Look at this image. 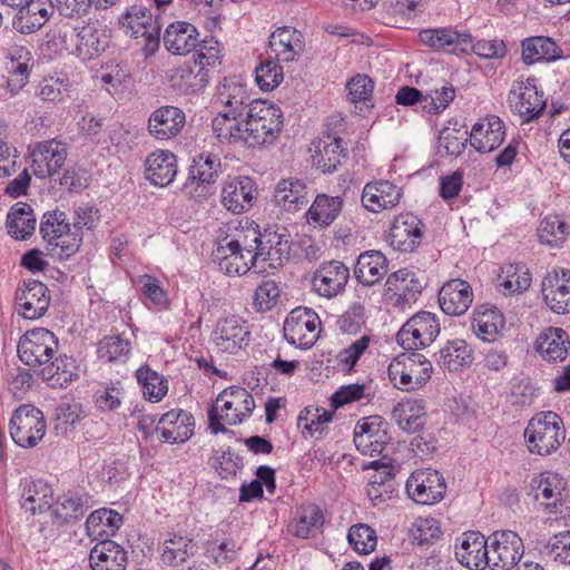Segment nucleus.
I'll use <instances>...</instances> for the list:
<instances>
[{
    "label": "nucleus",
    "mask_w": 570,
    "mask_h": 570,
    "mask_svg": "<svg viewBox=\"0 0 570 570\" xmlns=\"http://www.w3.org/2000/svg\"><path fill=\"white\" fill-rule=\"evenodd\" d=\"M283 126L281 110L266 101L258 100L246 110L242 118L215 117L212 128L223 142L243 144L249 148L273 144Z\"/></svg>",
    "instance_id": "1"
},
{
    "label": "nucleus",
    "mask_w": 570,
    "mask_h": 570,
    "mask_svg": "<svg viewBox=\"0 0 570 570\" xmlns=\"http://www.w3.org/2000/svg\"><path fill=\"white\" fill-rule=\"evenodd\" d=\"M566 435L563 419L552 411L533 415L523 433L529 452L540 456L556 452L564 442Z\"/></svg>",
    "instance_id": "2"
},
{
    "label": "nucleus",
    "mask_w": 570,
    "mask_h": 570,
    "mask_svg": "<svg viewBox=\"0 0 570 570\" xmlns=\"http://www.w3.org/2000/svg\"><path fill=\"white\" fill-rule=\"evenodd\" d=\"M119 26L126 36L137 39L145 58L154 56L159 49L161 23L151 9L141 3L129 7L119 17Z\"/></svg>",
    "instance_id": "3"
},
{
    "label": "nucleus",
    "mask_w": 570,
    "mask_h": 570,
    "mask_svg": "<svg viewBox=\"0 0 570 570\" xmlns=\"http://www.w3.org/2000/svg\"><path fill=\"white\" fill-rule=\"evenodd\" d=\"M12 441L24 449H33L43 439L46 420L42 412L30 404L20 405L9 422Z\"/></svg>",
    "instance_id": "4"
},
{
    "label": "nucleus",
    "mask_w": 570,
    "mask_h": 570,
    "mask_svg": "<svg viewBox=\"0 0 570 570\" xmlns=\"http://www.w3.org/2000/svg\"><path fill=\"white\" fill-rule=\"evenodd\" d=\"M440 334L435 314L421 311L409 318L396 334L399 345L405 351L416 352L431 345Z\"/></svg>",
    "instance_id": "5"
},
{
    "label": "nucleus",
    "mask_w": 570,
    "mask_h": 570,
    "mask_svg": "<svg viewBox=\"0 0 570 570\" xmlns=\"http://www.w3.org/2000/svg\"><path fill=\"white\" fill-rule=\"evenodd\" d=\"M58 348L56 335L43 327L23 334L18 343V356L26 365L37 367L48 364Z\"/></svg>",
    "instance_id": "6"
},
{
    "label": "nucleus",
    "mask_w": 570,
    "mask_h": 570,
    "mask_svg": "<svg viewBox=\"0 0 570 570\" xmlns=\"http://www.w3.org/2000/svg\"><path fill=\"white\" fill-rule=\"evenodd\" d=\"M320 316L308 307H296L287 315L283 333L285 340L295 346L311 348L320 337Z\"/></svg>",
    "instance_id": "7"
},
{
    "label": "nucleus",
    "mask_w": 570,
    "mask_h": 570,
    "mask_svg": "<svg viewBox=\"0 0 570 570\" xmlns=\"http://www.w3.org/2000/svg\"><path fill=\"white\" fill-rule=\"evenodd\" d=\"M212 340L219 352L237 355L248 347L252 332L245 320L229 315L216 322Z\"/></svg>",
    "instance_id": "8"
},
{
    "label": "nucleus",
    "mask_w": 570,
    "mask_h": 570,
    "mask_svg": "<svg viewBox=\"0 0 570 570\" xmlns=\"http://www.w3.org/2000/svg\"><path fill=\"white\" fill-rule=\"evenodd\" d=\"M537 79L528 78L525 81L515 80L508 96L509 105L524 122L540 117L546 110L543 94L537 89Z\"/></svg>",
    "instance_id": "9"
},
{
    "label": "nucleus",
    "mask_w": 570,
    "mask_h": 570,
    "mask_svg": "<svg viewBox=\"0 0 570 570\" xmlns=\"http://www.w3.org/2000/svg\"><path fill=\"white\" fill-rule=\"evenodd\" d=\"M405 490L414 502L432 505L444 498L446 483L443 475L436 470H416L409 476Z\"/></svg>",
    "instance_id": "10"
},
{
    "label": "nucleus",
    "mask_w": 570,
    "mask_h": 570,
    "mask_svg": "<svg viewBox=\"0 0 570 570\" xmlns=\"http://www.w3.org/2000/svg\"><path fill=\"white\" fill-rule=\"evenodd\" d=\"M489 540L492 570H510L521 560L524 546L518 533L511 530L495 531Z\"/></svg>",
    "instance_id": "11"
},
{
    "label": "nucleus",
    "mask_w": 570,
    "mask_h": 570,
    "mask_svg": "<svg viewBox=\"0 0 570 570\" xmlns=\"http://www.w3.org/2000/svg\"><path fill=\"white\" fill-rule=\"evenodd\" d=\"M256 101L237 77L225 78L216 91L215 105L222 107L216 117L226 115L228 118H242Z\"/></svg>",
    "instance_id": "12"
},
{
    "label": "nucleus",
    "mask_w": 570,
    "mask_h": 570,
    "mask_svg": "<svg viewBox=\"0 0 570 570\" xmlns=\"http://www.w3.org/2000/svg\"><path fill=\"white\" fill-rule=\"evenodd\" d=\"M424 225L421 219L412 213L397 215L391 225L389 242L390 245L400 252L412 253L422 243Z\"/></svg>",
    "instance_id": "13"
},
{
    "label": "nucleus",
    "mask_w": 570,
    "mask_h": 570,
    "mask_svg": "<svg viewBox=\"0 0 570 570\" xmlns=\"http://www.w3.org/2000/svg\"><path fill=\"white\" fill-rule=\"evenodd\" d=\"M367 395L368 394H332L330 399L331 410L318 405L306 406L298 415V426H302L304 431H308L311 435H314L316 432L322 434L324 424L333 420L335 411L346 404L357 402Z\"/></svg>",
    "instance_id": "14"
},
{
    "label": "nucleus",
    "mask_w": 570,
    "mask_h": 570,
    "mask_svg": "<svg viewBox=\"0 0 570 570\" xmlns=\"http://www.w3.org/2000/svg\"><path fill=\"white\" fill-rule=\"evenodd\" d=\"M417 38L436 52L461 55L468 53L470 48V33L460 32L452 27L423 29Z\"/></svg>",
    "instance_id": "15"
},
{
    "label": "nucleus",
    "mask_w": 570,
    "mask_h": 570,
    "mask_svg": "<svg viewBox=\"0 0 570 570\" xmlns=\"http://www.w3.org/2000/svg\"><path fill=\"white\" fill-rule=\"evenodd\" d=\"M541 289L543 299L552 312H570V269L553 268L543 277Z\"/></svg>",
    "instance_id": "16"
},
{
    "label": "nucleus",
    "mask_w": 570,
    "mask_h": 570,
    "mask_svg": "<svg viewBox=\"0 0 570 570\" xmlns=\"http://www.w3.org/2000/svg\"><path fill=\"white\" fill-rule=\"evenodd\" d=\"M348 278L350 269L342 262H324L313 274L312 287L320 296L332 298L344 291Z\"/></svg>",
    "instance_id": "17"
},
{
    "label": "nucleus",
    "mask_w": 570,
    "mask_h": 570,
    "mask_svg": "<svg viewBox=\"0 0 570 570\" xmlns=\"http://www.w3.org/2000/svg\"><path fill=\"white\" fill-rule=\"evenodd\" d=\"M48 287L40 281H23L16 292L19 313L27 320H36L45 315L50 305Z\"/></svg>",
    "instance_id": "18"
},
{
    "label": "nucleus",
    "mask_w": 570,
    "mask_h": 570,
    "mask_svg": "<svg viewBox=\"0 0 570 570\" xmlns=\"http://www.w3.org/2000/svg\"><path fill=\"white\" fill-rule=\"evenodd\" d=\"M489 541L479 531L464 532L460 546L455 548L456 560L470 570L490 568Z\"/></svg>",
    "instance_id": "19"
},
{
    "label": "nucleus",
    "mask_w": 570,
    "mask_h": 570,
    "mask_svg": "<svg viewBox=\"0 0 570 570\" xmlns=\"http://www.w3.org/2000/svg\"><path fill=\"white\" fill-rule=\"evenodd\" d=\"M257 187L248 176L226 180L222 190V204L233 214L248 212L255 204Z\"/></svg>",
    "instance_id": "20"
},
{
    "label": "nucleus",
    "mask_w": 570,
    "mask_h": 570,
    "mask_svg": "<svg viewBox=\"0 0 570 570\" xmlns=\"http://www.w3.org/2000/svg\"><path fill=\"white\" fill-rule=\"evenodd\" d=\"M262 261L268 262L269 267L276 268L289 259L291 235L283 226H268L258 238Z\"/></svg>",
    "instance_id": "21"
},
{
    "label": "nucleus",
    "mask_w": 570,
    "mask_h": 570,
    "mask_svg": "<svg viewBox=\"0 0 570 570\" xmlns=\"http://www.w3.org/2000/svg\"><path fill=\"white\" fill-rule=\"evenodd\" d=\"M195 419L184 410H171L158 420L156 433L161 434V441L175 444L184 443L194 435Z\"/></svg>",
    "instance_id": "22"
},
{
    "label": "nucleus",
    "mask_w": 570,
    "mask_h": 570,
    "mask_svg": "<svg viewBox=\"0 0 570 570\" xmlns=\"http://www.w3.org/2000/svg\"><path fill=\"white\" fill-rule=\"evenodd\" d=\"M66 145L58 140L39 142L32 151L33 174L39 178H46L57 173L67 158Z\"/></svg>",
    "instance_id": "23"
},
{
    "label": "nucleus",
    "mask_w": 570,
    "mask_h": 570,
    "mask_svg": "<svg viewBox=\"0 0 570 570\" xmlns=\"http://www.w3.org/2000/svg\"><path fill=\"white\" fill-rule=\"evenodd\" d=\"M186 122L184 111L175 106H161L154 110L148 118V132L157 140H168L176 137Z\"/></svg>",
    "instance_id": "24"
},
{
    "label": "nucleus",
    "mask_w": 570,
    "mask_h": 570,
    "mask_svg": "<svg viewBox=\"0 0 570 570\" xmlns=\"http://www.w3.org/2000/svg\"><path fill=\"white\" fill-rule=\"evenodd\" d=\"M383 419L379 415L365 417L356 423L354 443L364 454H381L385 448L387 435L381 430Z\"/></svg>",
    "instance_id": "25"
},
{
    "label": "nucleus",
    "mask_w": 570,
    "mask_h": 570,
    "mask_svg": "<svg viewBox=\"0 0 570 570\" xmlns=\"http://www.w3.org/2000/svg\"><path fill=\"white\" fill-rule=\"evenodd\" d=\"M220 159L214 154H199L189 169V184H196L195 197L206 198L212 194V185L218 177Z\"/></svg>",
    "instance_id": "26"
},
{
    "label": "nucleus",
    "mask_w": 570,
    "mask_h": 570,
    "mask_svg": "<svg viewBox=\"0 0 570 570\" xmlns=\"http://www.w3.org/2000/svg\"><path fill=\"white\" fill-rule=\"evenodd\" d=\"M89 508L88 494L76 491L65 492L51 505L53 523L58 527L75 524L83 518Z\"/></svg>",
    "instance_id": "27"
},
{
    "label": "nucleus",
    "mask_w": 570,
    "mask_h": 570,
    "mask_svg": "<svg viewBox=\"0 0 570 570\" xmlns=\"http://www.w3.org/2000/svg\"><path fill=\"white\" fill-rule=\"evenodd\" d=\"M503 121L491 116L475 122L470 131V145L479 153H491L504 140Z\"/></svg>",
    "instance_id": "28"
},
{
    "label": "nucleus",
    "mask_w": 570,
    "mask_h": 570,
    "mask_svg": "<svg viewBox=\"0 0 570 570\" xmlns=\"http://www.w3.org/2000/svg\"><path fill=\"white\" fill-rule=\"evenodd\" d=\"M473 301V292L470 284L463 279H451L439 291V304L441 309L453 316L464 314Z\"/></svg>",
    "instance_id": "29"
},
{
    "label": "nucleus",
    "mask_w": 570,
    "mask_h": 570,
    "mask_svg": "<svg viewBox=\"0 0 570 570\" xmlns=\"http://www.w3.org/2000/svg\"><path fill=\"white\" fill-rule=\"evenodd\" d=\"M92 570H126L128 551L116 541H97L89 553Z\"/></svg>",
    "instance_id": "30"
},
{
    "label": "nucleus",
    "mask_w": 570,
    "mask_h": 570,
    "mask_svg": "<svg viewBox=\"0 0 570 570\" xmlns=\"http://www.w3.org/2000/svg\"><path fill=\"white\" fill-rule=\"evenodd\" d=\"M21 507L32 515L42 513L52 505V488L43 480L23 479L20 482Z\"/></svg>",
    "instance_id": "31"
},
{
    "label": "nucleus",
    "mask_w": 570,
    "mask_h": 570,
    "mask_svg": "<svg viewBox=\"0 0 570 570\" xmlns=\"http://www.w3.org/2000/svg\"><path fill=\"white\" fill-rule=\"evenodd\" d=\"M124 523V517L116 510L100 508L86 520L87 534L96 541L110 540Z\"/></svg>",
    "instance_id": "32"
},
{
    "label": "nucleus",
    "mask_w": 570,
    "mask_h": 570,
    "mask_svg": "<svg viewBox=\"0 0 570 570\" xmlns=\"http://www.w3.org/2000/svg\"><path fill=\"white\" fill-rule=\"evenodd\" d=\"M40 234L48 243L47 249L51 256H57L60 247L56 243L60 240L71 239V224L67 219V215L60 210L47 212L40 223Z\"/></svg>",
    "instance_id": "33"
},
{
    "label": "nucleus",
    "mask_w": 570,
    "mask_h": 570,
    "mask_svg": "<svg viewBox=\"0 0 570 570\" xmlns=\"http://www.w3.org/2000/svg\"><path fill=\"white\" fill-rule=\"evenodd\" d=\"M76 55L82 60L99 57L109 47V37L105 29L88 23L77 31Z\"/></svg>",
    "instance_id": "34"
},
{
    "label": "nucleus",
    "mask_w": 570,
    "mask_h": 570,
    "mask_svg": "<svg viewBox=\"0 0 570 570\" xmlns=\"http://www.w3.org/2000/svg\"><path fill=\"white\" fill-rule=\"evenodd\" d=\"M347 156L345 142L340 137L327 135L315 146V154L312 156L313 165L323 173H334L341 165L342 158Z\"/></svg>",
    "instance_id": "35"
},
{
    "label": "nucleus",
    "mask_w": 570,
    "mask_h": 570,
    "mask_svg": "<svg viewBox=\"0 0 570 570\" xmlns=\"http://www.w3.org/2000/svg\"><path fill=\"white\" fill-rule=\"evenodd\" d=\"M177 174L176 156L169 150L150 154L146 159V178L158 187L168 186Z\"/></svg>",
    "instance_id": "36"
},
{
    "label": "nucleus",
    "mask_w": 570,
    "mask_h": 570,
    "mask_svg": "<svg viewBox=\"0 0 570 570\" xmlns=\"http://www.w3.org/2000/svg\"><path fill=\"white\" fill-rule=\"evenodd\" d=\"M570 337L561 327H548L537 338L535 350L547 361H563L569 352Z\"/></svg>",
    "instance_id": "37"
},
{
    "label": "nucleus",
    "mask_w": 570,
    "mask_h": 570,
    "mask_svg": "<svg viewBox=\"0 0 570 570\" xmlns=\"http://www.w3.org/2000/svg\"><path fill=\"white\" fill-rule=\"evenodd\" d=\"M274 202L286 212L301 210L308 204L306 184L296 178L282 179L275 187Z\"/></svg>",
    "instance_id": "38"
},
{
    "label": "nucleus",
    "mask_w": 570,
    "mask_h": 570,
    "mask_svg": "<svg viewBox=\"0 0 570 570\" xmlns=\"http://www.w3.org/2000/svg\"><path fill=\"white\" fill-rule=\"evenodd\" d=\"M197 29L189 22L170 23L164 33V45L174 55H186L197 47Z\"/></svg>",
    "instance_id": "39"
},
{
    "label": "nucleus",
    "mask_w": 570,
    "mask_h": 570,
    "mask_svg": "<svg viewBox=\"0 0 570 570\" xmlns=\"http://www.w3.org/2000/svg\"><path fill=\"white\" fill-rule=\"evenodd\" d=\"M387 259L379 250L362 253L355 264L354 274L358 283L373 286L387 273Z\"/></svg>",
    "instance_id": "40"
},
{
    "label": "nucleus",
    "mask_w": 570,
    "mask_h": 570,
    "mask_svg": "<svg viewBox=\"0 0 570 570\" xmlns=\"http://www.w3.org/2000/svg\"><path fill=\"white\" fill-rule=\"evenodd\" d=\"M198 552V546L193 538L176 532H168L163 543L161 561L169 567L185 563L188 558Z\"/></svg>",
    "instance_id": "41"
},
{
    "label": "nucleus",
    "mask_w": 570,
    "mask_h": 570,
    "mask_svg": "<svg viewBox=\"0 0 570 570\" xmlns=\"http://www.w3.org/2000/svg\"><path fill=\"white\" fill-rule=\"evenodd\" d=\"M426 414L423 400L405 399L393 409L392 415L397 425L405 432H420L424 424Z\"/></svg>",
    "instance_id": "42"
},
{
    "label": "nucleus",
    "mask_w": 570,
    "mask_h": 570,
    "mask_svg": "<svg viewBox=\"0 0 570 570\" xmlns=\"http://www.w3.org/2000/svg\"><path fill=\"white\" fill-rule=\"evenodd\" d=\"M562 57V49L549 37L538 36L522 41V60L525 65L537 61H556Z\"/></svg>",
    "instance_id": "43"
},
{
    "label": "nucleus",
    "mask_w": 570,
    "mask_h": 570,
    "mask_svg": "<svg viewBox=\"0 0 570 570\" xmlns=\"http://www.w3.org/2000/svg\"><path fill=\"white\" fill-rule=\"evenodd\" d=\"M434 357L441 368L450 372H458L473 362L472 350L463 340L448 342Z\"/></svg>",
    "instance_id": "44"
},
{
    "label": "nucleus",
    "mask_w": 570,
    "mask_h": 570,
    "mask_svg": "<svg viewBox=\"0 0 570 570\" xmlns=\"http://www.w3.org/2000/svg\"><path fill=\"white\" fill-rule=\"evenodd\" d=\"M37 218L32 207L19 202L11 207L7 215L8 234L16 239L29 238L36 229Z\"/></svg>",
    "instance_id": "45"
},
{
    "label": "nucleus",
    "mask_w": 570,
    "mask_h": 570,
    "mask_svg": "<svg viewBox=\"0 0 570 570\" xmlns=\"http://www.w3.org/2000/svg\"><path fill=\"white\" fill-rule=\"evenodd\" d=\"M343 199L340 196L320 194L308 208L306 216L309 223L320 227L330 226L342 210Z\"/></svg>",
    "instance_id": "46"
},
{
    "label": "nucleus",
    "mask_w": 570,
    "mask_h": 570,
    "mask_svg": "<svg viewBox=\"0 0 570 570\" xmlns=\"http://www.w3.org/2000/svg\"><path fill=\"white\" fill-rule=\"evenodd\" d=\"M323 524L324 514L321 508L314 503H307L297 509L296 519L289 523L288 531L297 538L307 539Z\"/></svg>",
    "instance_id": "47"
},
{
    "label": "nucleus",
    "mask_w": 570,
    "mask_h": 570,
    "mask_svg": "<svg viewBox=\"0 0 570 570\" xmlns=\"http://www.w3.org/2000/svg\"><path fill=\"white\" fill-rule=\"evenodd\" d=\"M464 125H461L456 119L448 120V125L440 130L439 134V153L444 149L445 155L459 157L470 142V134Z\"/></svg>",
    "instance_id": "48"
},
{
    "label": "nucleus",
    "mask_w": 570,
    "mask_h": 570,
    "mask_svg": "<svg viewBox=\"0 0 570 570\" xmlns=\"http://www.w3.org/2000/svg\"><path fill=\"white\" fill-rule=\"evenodd\" d=\"M214 259L227 275H243L248 272V263L243 262L240 245L237 240L219 243L213 252Z\"/></svg>",
    "instance_id": "49"
},
{
    "label": "nucleus",
    "mask_w": 570,
    "mask_h": 570,
    "mask_svg": "<svg viewBox=\"0 0 570 570\" xmlns=\"http://www.w3.org/2000/svg\"><path fill=\"white\" fill-rule=\"evenodd\" d=\"M92 208L79 207L76 209V217L71 227V239L56 243V246L60 247V252L57 253L59 259H67L79 250L82 240V228L87 227L90 229L92 227Z\"/></svg>",
    "instance_id": "50"
},
{
    "label": "nucleus",
    "mask_w": 570,
    "mask_h": 570,
    "mask_svg": "<svg viewBox=\"0 0 570 570\" xmlns=\"http://www.w3.org/2000/svg\"><path fill=\"white\" fill-rule=\"evenodd\" d=\"M87 416L79 403H61L55 409L52 424L57 436L68 438L77 424Z\"/></svg>",
    "instance_id": "51"
},
{
    "label": "nucleus",
    "mask_w": 570,
    "mask_h": 570,
    "mask_svg": "<svg viewBox=\"0 0 570 570\" xmlns=\"http://www.w3.org/2000/svg\"><path fill=\"white\" fill-rule=\"evenodd\" d=\"M222 396L223 394H218L216 403H213L208 409V428L210 429L213 434L224 433L233 435L235 432L233 430L227 429L222 423V421H225L229 425H235L243 421L245 414L238 413L237 410L233 407V402L230 401L224 402L219 413L217 403L222 400Z\"/></svg>",
    "instance_id": "52"
},
{
    "label": "nucleus",
    "mask_w": 570,
    "mask_h": 570,
    "mask_svg": "<svg viewBox=\"0 0 570 570\" xmlns=\"http://www.w3.org/2000/svg\"><path fill=\"white\" fill-rule=\"evenodd\" d=\"M502 322V315L495 306L482 305L475 308L472 318V327L475 334L484 341H494L498 334V323Z\"/></svg>",
    "instance_id": "53"
},
{
    "label": "nucleus",
    "mask_w": 570,
    "mask_h": 570,
    "mask_svg": "<svg viewBox=\"0 0 570 570\" xmlns=\"http://www.w3.org/2000/svg\"><path fill=\"white\" fill-rule=\"evenodd\" d=\"M222 480L233 479L244 469V458L236 453L232 446L219 451L214 450V454L208 461Z\"/></svg>",
    "instance_id": "54"
},
{
    "label": "nucleus",
    "mask_w": 570,
    "mask_h": 570,
    "mask_svg": "<svg viewBox=\"0 0 570 570\" xmlns=\"http://www.w3.org/2000/svg\"><path fill=\"white\" fill-rule=\"evenodd\" d=\"M131 344L119 335L105 336L98 342L97 355L105 362H125L130 353Z\"/></svg>",
    "instance_id": "55"
},
{
    "label": "nucleus",
    "mask_w": 570,
    "mask_h": 570,
    "mask_svg": "<svg viewBox=\"0 0 570 570\" xmlns=\"http://www.w3.org/2000/svg\"><path fill=\"white\" fill-rule=\"evenodd\" d=\"M568 234V226L559 216L546 217L538 228L540 242L551 247L561 246Z\"/></svg>",
    "instance_id": "56"
},
{
    "label": "nucleus",
    "mask_w": 570,
    "mask_h": 570,
    "mask_svg": "<svg viewBox=\"0 0 570 570\" xmlns=\"http://www.w3.org/2000/svg\"><path fill=\"white\" fill-rule=\"evenodd\" d=\"M298 36L296 30L287 27L275 30L269 37V48L275 53V57L277 59L282 57L283 61H293L296 55L294 38Z\"/></svg>",
    "instance_id": "57"
},
{
    "label": "nucleus",
    "mask_w": 570,
    "mask_h": 570,
    "mask_svg": "<svg viewBox=\"0 0 570 570\" xmlns=\"http://www.w3.org/2000/svg\"><path fill=\"white\" fill-rule=\"evenodd\" d=\"M350 546L360 554H368L375 550L377 537L374 529L365 523H357L347 533Z\"/></svg>",
    "instance_id": "58"
},
{
    "label": "nucleus",
    "mask_w": 570,
    "mask_h": 570,
    "mask_svg": "<svg viewBox=\"0 0 570 570\" xmlns=\"http://www.w3.org/2000/svg\"><path fill=\"white\" fill-rule=\"evenodd\" d=\"M173 80L175 81L174 86H179L185 92H196L208 82V73L200 66H198L197 73L191 67L186 66L175 70Z\"/></svg>",
    "instance_id": "59"
},
{
    "label": "nucleus",
    "mask_w": 570,
    "mask_h": 570,
    "mask_svg": "<svg viewBox=\"0 0 570 570\" xmlns=\"http://www.w3.org/2000/svg\"><path fill=\"white\" fill-rule=\"evenodd\" d=\"M282 67L273 58H268L255 68V79L258 87L265 91L273 90L283 81Z\"/></svg>",
    "instance_id": "60"
},
{
    "label": "nucleus",
    "mask_w": 570,
    "mask_h": 570,
    "mask_svg": "<svg viewBox=\"0 0 570 570\" xmlns=\"http://www.w3.org/2000/svg\"><path fill=\"white\" fill-rule=\"evenodd\" d=\"M455 94V88L451 85L426 91L423 99V111L432 115L440 114L454 100Z\"/></svg>",
    "instance_id": "61"
},
{
    "label": "nucleus",
    "mask_w": 570,
    "mask_h": 570,
    "mask_svg": "<svg viewBox=\"0 0 570 570\" xmlns=\"http://www.w3.org/2000/svg\"><path fill=\"white\" fill-rule=\"evenodd\" d=\"M503 273L505 277L500 282V286L510 293L524 292L531 285V274L524 265H509Z\"/></svg>",
    "instance_id": "62"
},
{
    "label": "nucleus",
    "mask_w": 570,
    "mask_h": 570,
    "mask_svg": "<svg viewBox=\"0 0 570 570\" xmlns=\"http://www.w3.org/2000/svg\"><path fill=\"white\" fill-rule=\"evenodd\" d=\"M345 88L350 102L354 105L357 102L367 104L372 99L374 82L366 75H356L347 81Z\"/></svg>",
    "instance_id": "63"
},
{
    "label": "nucleus",
    "mask_w": 570,
    "mask_h": 570,
    "mask_svg": "<svg viewBox=\"0 0 570 570\" xmlns=\"http://www.w3.org/2000/svg\"><path fill=\"white\" fill-rule=\"evenodd\" d=\"M411 535L420 546H424L438 540L442 531L436 519L419 518L411 529Z\"/></svg>",
    "instance_id": "64"
}]
</instances>
